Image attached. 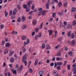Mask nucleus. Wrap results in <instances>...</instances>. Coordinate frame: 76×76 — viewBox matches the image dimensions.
I'll use <instances>...</instances> for the list:
<instances>
[{"label": "nucleus", "instance_id": "obj_7", "mask_svg": "<svg viewBox=\"0 0 76 76\" xmlns=\"http://www.w3.org/2000/svg\"><path fill=\"white\" fill-rule=\"evenodd\" d=\"M37 20H34L32 21V24L33 25H35L37 24Z\"/></svg>", "mask_w": 76, "mask_h": 76}, {"label": "nucleus", "instance_id": "obj_17", "mask_svg": "<svg viewBox=\"0 0 76 76\" xmlns=\"http://www.w3.org/2000/svg\"><path fill=\"white\" fill-rule=\"evenodd\" d=\"M16 12H17V9L15 8L13 11V15H15L16 13Z\"/></svg>", "mask_w": 76, "mask_h": 76}, {"label": "nucleus", "instance_id": "obj_39", "mask_svg": "<svg viewBox=\"0 0 76 76\" xmlns=\"http://www.w3.org/2000/svg\"><path fill=\"white\" fill-rule=\"evenodd\" d=\"M58 15H60V16H62L63 15V12H59L58 13Z\"/></svg>", "mask_w": 76, "mask_h": 76}, {"label": "nucleus", "instance_id": "obj_53", "mask_svg": "<svg viewBox=\"0 0 76 76\" xmlns=\"http://www.w3.org/2000/svg\"><path fill=\"white\" fill-rule=\"evenodd\" d=\"M57 56H61V53H60V52H59L58 54L57 55Z\"/></svg>", "mask_w": 76, "mask_h": 76}, {"label": "nucleus", "instance_id": "obj_2", "mask_svg": "<svg viewBox=\"0 0 76 76\" xmlns=\"http://www.w3.org/2000/svg\"><path fill=\"white\" fill-rule=\"evenodd\" d=\"M72 67L73 68L72 69V72H73V74H76V64H73L72 66Z\"/></svg>", "mask_w": 76, "mask_h": 76}, {"label": "nucleus", "instance_id": "obj_34", "mask_svg": "<svg viewBox=\"0 0 76 76\" xmlns=\"http://www.w3.org/2000/svg\"><path fill=\"white\" fill-rule=\"evenodd\" d=\"M12 34H15V35H16V34H17V31H12Z\"/></svg>", "mask_w": 76, "mask_h": 76}, {"label": "nucleus", "instance_id": "obj_21", "mask_svg": "<svg viewBox=\"0 0 76 76\" xmlns=\"http://www.w3.org/2000/svg\"><path fill=\"white\" fill-rule=\"evenodd\" d=\"M12 70H13L12 71V72L13 73H14V75H16V74H17V72H16V70H14V69H12Z\"/></svg>", "mask_w": 76, "mask_h": 76}, {"label": "nucleus", "instance_id": "obj_63", "mask_svg": "<svg viewBox=\"0 0 76 76\" xmlns=\"http://www.w3.org/2000/svg\"><path fill=\"white\" fill-rule=\"evenodd\" d=\"M23 63H24V64L25 66H26L27 65V62L26 61H25Z\"/></svg>", "mask_w": 76, "mask_h": 76}, {"label": "nucleus", "instance_id": "obj_22", "mask_svg": "<svg viewBox=\"0 0 76 76\" xmlns=\"http://www.w3.org/2000/svg\"><path fill=\"white\" fill-rule=\"evenodd\" d=\"M49 5L50 4H48L47 3L46 4V7L47 9H49Z\"/></svg>", "mask_w": 76, "mask_h": 76}, {"label": "nucleus", "instance_id": "obj_33", "mask_svg": "<svg viewBox=\"0 0 76 76\" xmlns=\"http://www.w3.org/2000/svg\"><path fill=\"white\" fill-rule=\"evenodd\" d=\"M34 7H35V4H32V6L31 7L32 10H34Z\"/></svg>", "mask_w": 76, "mask_h": 76}, {"label": "nucleus", "instance_id": "obj_51", "mask_svg": "<svg viewBox=\"0 0 76 76\" xmlns=\"http://www.w3.org/2000/svg\"><path fill=\"white\" fill-rule=\"evenodd\" d=\"M6 71H7V70H5V73H4V75H5V76H7V72Z\"/></svg>", "mask_w": 76, "mask_h": 76}, {"label": "nucleus", "instance_id": "obj_6", "mask_svg": "<svg viewBox=\"0 0 76 76\" xmlns=\"http://www.w3.org/2000/svg\"><path fill=\"white\" fill-rule=\"evenodd\" d=\"M58 7H61L62 6V2H59L58 4Z\"/></svg>", "mask_w": 76, "mask_h": 76}, {"label": "nucleus", "instance_id": "obj_8", "mask_svg": "<svg viewBox=\"0 0 76 76\" xmlns=\"http://www.w3.org/2000/svg\"><path fill=\"white\" fill-rule=\"evenodd\" d=\"M48 32L49 33V35H52V34H53L52 30H48Z\"/></svg>", "mask_w": 76, "mask_h": 76}, {"label": "nucleus", "instance_id": "obj_54", "mask_svg": "<svg viewBox=\"0 0 76 76\" xmlns=\"http://www.w3.org/2000/svg\"><path fill=\"white\" fill-rule=\"evenodd\" d=\"M67 2H66L64 4V7H66V6H67Z\"/></svg>", "mask_w": 76, "mask_h": 76}, {"label": "nucleus", "instance_id": "obj_62", "mask_svg": "<svg viewBox=\"0 0 76 76\" xmlns=\"http://www.w3.org/2000/svg\"><path fill=\"white\" fill-rule=\"evenodd\" d=\"M35 31L36 32H37L38 31V28H37L35 29Z\"/></svg>", "mask_w": 76, "mask_h": 76}, {"label": "nucleus", "instance_id": "obj_35", "mask_svg": "<svg viewBox=\"0 0 76 76\" xmlns=\"http://www.w3.org/2000/svg\"><path fill=\"white\" fill-rule=\"evenodd\" d=\"M26 58H25L24 57H23L22 59V62H24L25 61H26Z\"/></svg>", "mask_w": 76, "mask_h": 76}, {"label": "nucleus", "instance_id": "obj_61", "mask_svg": "<svg viewBox=\"0 0 76 76\" xmlns=\"http://www.w3.org/2000/svg\"><path fill=\"white\" fill-rule=\"evenodd\" d=\"M53 75H55V74H56V73H57V71H53Z\"/></svg>", "mask_w": 76, "mask_h": 76}, {"label": "nucleus", "instance_id": "obj_27", "mask_svg": "<svg viewBox=\"0 0 76 76\" xmlns=\"http://www.w3.org/2000/svg\"><path fill=\"white\" fill-rule=\"evenodd\" d=\"M21 21V18H20V17H19L17 19V22H20Z\"/></svg>", "mask_w": 76, "mask_h": 76}, {"label": "nucleus", "instance_id": "obj_9", "mask_svg": "<svg viewBox=\"0 0 76 76\" xmlns=\"http://www.w3.org/2000/svg\"><path fill=\"white\" fill-rule=\"evenodd\" d=\"M10 45V43L7 42L5 44V47H9Z\"/></svg>", "mask_w": 76, "mask_h": 76}, {"label": "nucleus", "instance_id": "obj_13", "mask_svg": "<svg viewBox=\"0 0 76 76\" xmlns=\"http://www.w3.org/2000/svg\"><path fill=\"white\" fill-rule=\"evenodd\" d=\"M9 51V50L8 49H6L5 50L4 52V54H7V53H8Z\"/></svg>", "mask_w": 76, "mask_h": 76}, {"label": "nucleus", "instance_id": "obj_44", "mask_svg": "<svg viewBox=\"0 0 76 76\" xmlns=\"http://www.w3.org/2000/svg\"><path fill=\"white\" fill-rule=\"evenodd\" d=\"M30 41V40H29V38L27 39V40L26 41V44H29V42Z\"/></svg>", "mask_w": 76, "mask_h": 76}, {"label": "nucleus", "instance_id": "obj_41", "mask_svg": "<svg viewBox=\"0 0 76 76\" xmlns=\"http://www.w3.org/2000/svg\"><path fill=\"white\" fill-rule=\"evenodd\" d=\"M19 67V65L18 64H16L15 65V69H16Z\"/></svg>", "mask_w": 76, "mask_h": 76}, {"label": "nucleus", "instance_id": "obj_5", "mask_svg": "<svg viewBox=\"0 0 76 76\" xmlns=\"http://www.w3.org/2000/svg\"><path fill=\"white\" fill-rule=\"evenodd\" d=\"M23 69V66L22 65L20 66V67L19 68V67L16 69L17 70V71H20V70H22V69Z\"/></svg>", "mask_w": 76, "mask_h": 76}, {"label": "nucleus", "instance_id": "obj_64", "mask_svg": "<svg viewBox=\"0 0 76 76\" xmlns=\"http://www.w3.org/2000/svg\"><path fill=\"white\" fill-rule=\"evenodd\" d=\"M4 41H2V45H4Z\"/></svg>", "mask_w": 76, "mask_h": 76}, {"label": "nucleus", "instance_id": "obj_57", "mask_svg": "<svg viewBox=\"0 0 76 76\" xmlns=\"http://www.w3.org/2000/svg\"><path fill=\"white\" fill-rule=\"evenodd\" d=\"M42 10V8H39V11H40L39 12H41Z\"/></svg>", "mask_w": 76, "mask_h": 76}, {"label": "nucleus", "instance_id": "obj_26", "mask_svg": "<svg viewBox=\"0 0 76 76\" xmlns=\"http://www.w3.org/2000/svg\"><path fill=\"white\" fill-rule=\"evenodd\" d=\"M72 24L74 26H75L76 25V20H74L72 22Z\"/></svg>", "mask_w": 76, "mask_h": 76}, {"label": "nucleus", "instance_id": "obj_23", "mask_svg": "<svg viewBox=\"0 0 76 76\" xmlns=\"http://www.w3.org/2000/svg\"><path fill=\"white\" fill-rule=\"evenodd\" d=\"M27 26L26 25H23L22 27V29H25L26 28Z\"/></svg>", "mask_w": 76, "mask_h": 76}, {"label": "nucleus", "instance_id": "obj_31", "mask_svg": "<svg viewBox=\"0 0 76 76\" xmlns=\"http://www.w3.org/2000/svg\"><path fill=\"white\" fill-rule=\"evenodd\" d=\"M42 49H44L45 48V43H42Z\"/></svg>", "mask_w": 76, "mask_h": 76}, {"label": "nucleus", "instance_id": "obj_40", "mask_svg": "<svg viewBox=\"0 0 76 76\" xmlns=\"http://www.w3.org/2000/svg\"><path fill=\"white\" fill-rule=\"evenodd\" d=\"M38 35H36L35 37V41H37V39H38Z\"/></svg>", "mask_w": 76, "mask_h": 76}, {"label": "nucleus", "instance_id": "obj_16", "mask_svg": "<svg viewBox=\"0 0 76 76\" xmlns=\"http://www.w3.org/2000/svg\"><path fill=\"white\" fill-rule=\"evenodd\" d=\"M14 61H15V59L14 58H11L10 59V61L11 63H13L14 62Z\"/></svg>", "mask_w": 76, "mask_h": 76}, {"label": "nucleus", "instance_id": "obj_10", "mask_svg": "<svg viewBox=\"0 0 76 76\" xmlns=\"http://www.w3.org/2000/svg\"><path fill=\"white\" fill-rule=\"evenodd\" d=\"M25 17L24 16H22L21 20L22 22H24L25 20Z\"/></svg>", "mask_w": 76, "mask_h": 76}, {"label": "nucleus", "instance_id": "obj_55", "mask_svg": "<svg viewBox=\"0 0 76 76\" xmlns=\"http://www.w3.org/2000/svg\"><path fill=\"white\" fill-rule=\"evenodd\" d=\"M1 29H3V28L4 27V25L3 24H1L0 26Z\"/></svg>", "mask_w": 76, "mask_h": 76}, {"label": "nucleus", "instance_id": "obj_42", "mask_svg": "<svg viewBox=\"0 0 76 76\" xmlns=\"http://www.w3.org/2000/svg\"><path fill=\"white\" fill-rule=\"evenodd\" d=\"M28 57V53H26L24 56V57L25 58H26Z\"/></svg>", "mask_w": 76, "mask_h": 76}, {"label": "nucleus", "instance_id": "obj_48", "mask_svg": "<svg viewBox=\"0 0 76 76\" xmlns=\"http://www.w3.org/2000/svg\"><path fill=\"white\" fill-rule=\"evenodd\" d=\"M67 67L68 68V70H70V65H67Z\"/></svg>", "mask_w": 76, "mask_h": 76}, {"label": "nucleus", "instance_id": "obj_36", "mask_svg": "<svg viewBox=\"0 0 76 76\" xmlns=\"http://www.w3.org/2000/svg\"><path fill=\"white\" fill-rule=\"evenodd\" d=\"M69 28H71V29H72V26L70 25H69V26H67V28L69 29Z\"/></svg>", "mask_w": 76, "mask_h": 76}, {"label": "nucleus", "instance_id": "obj_32", "mask_svg": "<svg viewBox=\"0 0 76 76\" xmlns=\"http://www.w3.org/2000/svg\"><path fill=\"white\" fill-rule=\"evenodd\" d=\"M9 14L10 16H12V10H10Z\"/></svg>", "mask_w": 76, "mask_h": 76}, {"label": "nucleus", "instance_id": "obj_11", "mask_svg": "<svg viewBox=\"0 0 76 76\" xmlns=\"http://www.w3.org/2000/svg\"><path fill=\"white\" fill-rule=\"evenodd\" d=\"M45 73V72L44 71L41 70L39 72V74H41L42 75H43Z\"/></svg>", "mask_w": 76, "mask_h": 76}, {"label": "nucleus", "instance_id": "obj_15", "mask_svg": "<svg viewBox=\"0 0 76 76\" xmlns=\"http://www.w3.org/2000/svg\"><path fill=\"white\" fill-rule=\"evenodd\" d=\"M46 47H47V48H46V50H50V45H49L47 44L46 45Z\"/></svg>", "mask_w": 76, "mask_h": 76}, {"label": "nucleus", "instance_id": "obj_52", "mask_svg": "<svg viewBox=\"0 0 76 76\" xmlns=\"http://www.w3.org/2000/svg\"><path fill=\"white\" fill-rule=\"evenodd\" d=\"M62 37H60L58 38V41H61V40H62Z\"/></svg>", "mask_w": 76, "mask_h": 76}, {"label": "nucleus", "instance_id": "obj_4", "mask_svg": "<svg viewBox=\"0 0 76 76\" xmlns=\"http://www.w3.org/2000/svg\"><path fill=\"white\" fill-rule=\"evenodd\" d=\"M75 40H73L71 41V46H75Z\"/></svg>", "mask_w": 76, "mask_h": 76}, {"label": "nucleus", "instance_id": "obj_30", "mask_svg": "<svg viewBox=\"0 0 76 76\" xmlns=\"http://www.w3.org/2000/svg\"><path fill=\"white\" fill-rule=\"evenodd\" d=\"M71 37L72 38V39H73L74 37H75V34L74 33H72L71 36Z\"/></svg>", "mask_w": 76, "mask_h": 76}, {"label": "nucleus", "instance_id": "obj_3", "mask_svg": "<svg viewBox=\"0 0 76 76\" xmlns=\"http://www.w3.org/2000/svg\"><path fill=\"white\" fill-rule=\"evenodd\" d=\"M24 9H26V11L27 12H29L30 11V8L28 7H26V6L25 7H23Z\"/></svg>", "mask_w": 76, "mask_h": 76}, {"label": "nucleus", "instance_id": "obj_38", "mask_svg": "<svg viewBox=\"0 0 76 76\" xmlns=\"http://www.w3.org/2000/svg\"><path fill=\"white\" fill-rule=\"evenodd\" d=\"M41 11H38L37 13V16H39L41 15Z\"/></svg>", "mask_w": 76, "mask_h": 76}, {"label": "nucleus", "instance_id": "obj_47", "mask_svg": "<svg viewBox=\"0 0 76 76\" xmlns=\"http://www.w3.org/2000/svg\"><path fill=\"white\" fill-rule=\"evenodd\" d=\"M57 69L58 70H60V66H58L57 67Z\"/></svg>", "mask_w": 76, "mask_h": 76}, {"label": "nucleus", "instance_id": "obj_1", "mask_svg": "<svg viewBox=\"0 0 76 76\" xmlns=\"http://www.w3.org/2000/svg\"><path fill=\"white\" fill-rule=\"evenodd\" d=\"M32 4V2L31 1H29L26 4H24L23 5V7L26 6V7H28L30 8L31 7V5Z\"/></svg>", "mask_w": 76, "mask_h": 76}, {"label": "nucleus", "instance_id": "obj_24", "mask_svg": "<svg viewBox=\"0 0 76 76\" xmlns=\"http://www.w3.org/2000/svg\"><path fill=\"white\" fill-rule=\"evenodd\" d=\"M38 37H39V38H41V37H42V33L41 32H40L39 33V34L37 35Z\"/></svg>", "mask_w": 76, "mask_h": 76}, {"label": "nucleus", "instance_id": "obj_59", "mask_svg": "<svg viewBox=\"0 0 76 76\" xmlns=\"http://www.w3.org/2000/svg\"><path fill=\"white\" fill-rule=\"evenodd\" d=\"M46 63L48 64V63H50V60L48 59H47L46 61Z\"/></svg>", "mask_w": 76, "mask_h": 76}, {"label": "nucleus", "instance_id": "obj_50", "mask_svg": "<svg viewBox=\"0 0 76 76\" xmlns=\"http://www.w3.org/2000/svg\"><path fill=\"white\" fill-rule=\"evenodd\" d=\"M55 16H56V13H52V17L53 18H54Z\"/></svg>", "mask_w": 76, "mask_h": 76}, {"label": "nucleus", "instance_id": "obj_19", "mask_svg": "<svg viewBox=\"0 0 76 76\" xmlns=\"http://www.w3.org/2000/svg\"><path fill=\"white\" fill-rule=\"evenodd\" d=\"M68 55H70V56L71 57L72 56V54H73V53H72V52L69 51L68 53Z\"/></svg>", "mask_w": 76, "mask_h": 76}, {"label": "nucleus", "instance_id": "obj_28", "mask_svg": "<svg viewBox=\"0 0 76 76\" xmlns=\"http://www.w3.org/2000/svg\"><path fill=\"white\" fill-rule=\"evenodd\" d=\"M4 14L5 17H7V15H8V13L6 11H5L4 12Z\"/></svg>", "mask_w": 76, "mask_h": 76}, {"label": "nucleus", "instance_id": "obj_12", "mask_svg": "<svg viewBox=\"0 0 76 76\" xmlns=\"http://www.w3.org/2000/svg\"><path fill=\"white\" fill-rule=\"evenodd\" d=\"M71 35V31H68L67 34V36L68 37H70Z\"/></svg>", "mask_w": 76, "mask_h": 76}, {"label": "nucleus", "instance_id": "obj_43", "mask_svg": "<svg viewBox=\"0 0 76 76\" xmlns=\"http://www.w3.org/2000/svg\"><path fill=\"white\" fill-rule=\"evenodd\" d=\"M28 57V53H26L24 56V57L25 58H26Z\"/></svg>", "mask_w": 76, "mask_h": 76}, {"label": "nucleus", "instance_id": "obj_25", "mask_svg": "<svg viewBox=\"0 0 76 76\" xmlns=\"http://www.w3.org/2000/svg\"><path fill=\"white\" fill-rule=\"evenodd\" d=\"M20 4H19L18 5H17V8L18 10H20V9H21V7L20 6Z\"/></svg>", "mask_w": 76, "mask_h": 76}, {"label": "nucleus", "instance_id": "obj_49", "mask_svg": "<svg viewBox=\"0 0 76 76\" xmlns=\"http://www.w3.org/2000/svg\"><path fill=\"white\" fill-rule=\"evenodd\" d=\"M50 66L53 67V66H54V63L52 62V63H50Z\"/></svg>", "mask_w": 76, "mask_h": 76}, {"label": "nucleus", "instance_id": "obj_20", "mask_svg": "<svg viewBox=\"0 0 76 76\" xmlns=\"http://www.w3.org/2000/svg\"><path fill=\"white\" fill-rule=\"evenodd\" d=\"M45 14V10H43L42 12V16H44Z\"/></svg>", "mask_w": 76, "mask_h": 76}, {"label": "nucleus", "instance_id": "obj_46", "mask_svg": "<svg viewBox=\"0 0 76 76\" xmlns=\"http://www.w3.org/2000/svg\"><path fill=\"white\" fill-rule=\"evenodd\" d=\"M57 66H58V65L57 64V62H55L54 68H56L57 67Z\"/></svg>", "mask_w": 76, "mask_h": 76}, {"label": "nucleus", "instance_id": "obj_18", "mask_svg": "<svg viewBox=\"0 0 76 76\" xmlns=\"http://www.w3.org/2000/svg\"><path fill=\"white\" fill-rule=\"evenodd\" d=\"M57 65L58 66H61V65H62L63 64V62H58L57 63Z\"/></svg>", "mask_w": 76, "mask_h": 76}, {"label": "nucleus", "instance_id": "obj_14", "mask_svg": "<svg viewBox=\"0 0 76 76\" xmlns=\"http://www.w3.org/2000/svg\"><path fill=\"white\" fill-rule=\"evenodd\" d=\"M27 38L25 36H23L22 37V40H25V39H26Z\"/></svg>", "mask_w": 76, "mask_h": 76}, {"label": "nucleus", "instance_id": "obj_60", "mask_svg": "<svg viewBox=\"0 0 76 76\" xmlns=\"http://www.w3.org/2000/svg\"><path fill=\"white\" fill-rule=\"evenodd\" d=\"M33 14V13H32V11H31L29 12V15H32Z\"/></svg>", "mask_w": 76, "mask_h": 76}, {"label": "nucleus", "instance_id": "obj_37", "mask_svg": "<svg viewBox=\"0 0 76 76\" xmlns=\"http://www.w3.org/2000/svg\"><path fill=\"white\" fill-rule=\"evenodd\" d=\"M38 60H35V61L34 63V66H36L37 65V64H38Z\"/></svg>", "mask_w": 76, "mask_h": 76}, {"label": "nucleus", "instance_id": "obj_45", "mask_svg": "<svg viewBox=\"0 0 76 76\" xmlns=\"http://www.w3.org/2000/svg\"><path fill=\"white\" fill-rule=\"evenodd\" d=\"M29 72L30 73H32V69L31 68H30L29 69Z\"/></svg>", "mask_w": 76, "mask_h": 76}, {"label": "nucleus", "instance_id": "obj_56", "mask_svg": "<svg viewBox=\"0 0 76 76\" xmlns=\"http://www.w3.org/2000/svg\"><path fill=\"white\" fill-rule=\"evenodd\" d=\"M14 57H15V58H18V55H17V54H15L14 55Z\"/></svg>", "mask_w": 76, "mask_h": 76}, {"label": "nucleus", "instance_id": "obj_58", "mask_svg": "<svg viewBox=\"0 0 76 76\" xmlns=\"http://www.w3.org/2000/svg\"><path fill=\"white\" fill-rule=\"evenodd\" d=\"M61 34L62 35H65V31H62Z\"/></svg>", "mask_w": 76, "mask_h": 76}, {"label": "nucleus", "instance_id": "obj_29", "mask_svg": "<svg viewBox=\"0 0 76 76\" xmlns=\"http://www.w3.org/2000/svg\"><path fill=\"white\" fill-rule=\"evenodd\" d=\"M15 15H13L10 18L11 19H15Z\"/></svg>", "mask_w": 76, "mask_h": 76}]
</instances>
